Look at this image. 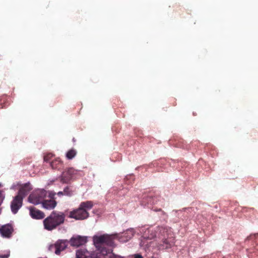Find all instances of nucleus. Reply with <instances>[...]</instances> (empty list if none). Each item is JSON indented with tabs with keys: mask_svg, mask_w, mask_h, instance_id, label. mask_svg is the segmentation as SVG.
<instances>
[{
	"mask_svg": "<svg viewBox=\"0 0 258 258\" xmlns=\"http://www.w3.org/2000/svg\"><path fill=\"white\" fill-rule=\"evenodd\" d=\"M20 185L21 184H20L19 183H17L16 184L14 183L11 187V189H16V188H17V186H18V188H19V187H20Z\"/></svg>",
	"mask_w": 258,
	"mask_h": 258,
	"instance_id": "nucleus-22",
	"label": "nucleus"
},
{
	"mask_svg": "<svg viewBox=\"0 0 258 258\" xmlns=\"http://www.w3.org/2000/svg\"><path fill=\"white\" fill-rule=\"evenodd\" d=\"M165 230L163 233L164 235H159L158 238L156 239V241L159 243L162 242V243L160 244V248H168L173 244L174 239L172 236L169 237L167 231H166V234L164 233Z\"/></svg>",
	"mask_w": 258,
	"mask_h": 258,
	"instance_id": "nucleus-6",
	"label": "nucleus"
},
{
	"mask_svg": "<svg viewBox=\"0 0 258 258\" xmlns=\"http://www.w3.org/2000/svg\"><path fill=\"white\" fill-rule=\"evenodd\" d=\"M50 165L53 169H59L62 166V163L59 158H56L51 162Z\"/></svg>",
	"mask_w": 258,
	"mask_h": 258,
	"instance_id": "nucleus-16",
	"label": "nucleus"
},
{
	"mask_svg": "<svg viewBox=\"0 0 258 258\" xmlns=\"http://www.w3.org/2000/svg\"><path fill=\"white\" fill-rule=\"evenodd\" d=\"M65 215L60 212H53L50 215L45 219L43 224L45 229L52 230L64 222Z\"/></svg>",
	"mask_w": 258,
	"mask_h": 258,
	"instance_id": "nucleus-4",
	"label": "nucleus"
},
{
	"mask_svg": "<svg viewBox=\"0 0 258 258\" xmlns=\"http://www.w3.org/2000/svg\"><path fill=\"white\" fill-rule=\"evenodd\" d=\"M32 189V187L29 183L21 184L19 188L18 195H20V197L24 198Z\"/></svg>",
	"mask_w": 258,
	"mask_h": 258,
	"instance_id": "nucleus-14",
	"label": "nucleus"
},
{
	"mask_svg": "<svg viewBox=\"0 0 258 258\" xmlns=\"http://www.w3.org/2000/svg\"><path fill=\"white\" fill-rule=\"evenodd\" d=\"M10 256V251H0V258H8Z\"/></svg>",
	"mask_w": 258,
	"mask_h": 258,
	"instance_id": "nucleus-18",
	"label": "nucleus"
},
{
	"mask_svg": "<svg viewBox=\"0 0 258 258\" xmlns=\"http://www.w3.org/2000/svg\"><path fill=\"white\" fill-rule=\"evenodd\" d=\"M55 193L52 191H49L48 192V197L49 199H44L42 203V206L43 208L47 210H52L54 209L56 206V201L53 200V197Z\"/></svg>",
	"mask_w": 258,
	"mask_h": 258,
	"instance_id": "nucleus-9",
	"label": "nucleus"
},
{
	"mask_svg": "<svg viewBox=\"0 0 258 258\" xmlns=\"http://www.w3.org/2000/svg\"><path fill=\"white\" fill-rule=\"evenodd\" d=\"M93 207V203L91 201H86L82 202L78 208L75 209L68 212L66 211V213H68V217L74 219L76 220H83L89 216L88 211Z\"/></svg>",
	"mask_w": 258,
	"mask_h": 258,
	"instance_id": "nucleus-3",
	"label": "nucleus"
},
{
	"mask_svg": "<svg viewBox=\"0 0 258 258\" xmlns=\"http://www.w3.org/2000/svg\"><path fill=\"white\" fill-rule=\"evenodd\" d=\"M77 170L73 168L66 169L61 174L60 180L61 182L66 183L70 181L73 177V175L77 173Z\"/></svg>",
	"mask_w": 258,
	"mask_h": 258,
	"instance_id": "nucleus-10",
	"label": "nucleus"
},
{
	"mask_svg": "<svg viewBox=\"0 0 258 258\" xmlns=\"http://www.w3.org/2000/svg\"><path fill=\"white\" fill-rule=\"evenodd\" d=\"M134 258H143V257L139 254H135L133 255Z\"/></svg>",
	"mask_w": 258,
	"mask_h": 258,
	"instance_id": "nucleus-23",
	"label": "nucleus"
},
{
	"mask_svg": "<svg viewBox=\"0 0 258 258\" xmlns=\"http://www.w3.org/2000/svg\"><path fill=\"white\" fill-rule=\"evenodd\" d=\"M64 195L68 196H71L72 195V191L70 189L67 187H66L63 190Z\"/></svg>",
	"mask_w": 258,
	"mask_h": 258,
	"instance_id": "nucleus-19",
	"label": "nucleus"
},
{
	"mask_svg": "<svg viewBox=\"0 0 258 258\" xmlns=\"http://www.w3.org/2000/svg\"><path fill=\"white\" fill-rule=\"evenodd\" d=\"M30 215L33 219H42L44 217V214L42 211L34 207L29 208Z\"/></svg>",
	"mask_w": 258,
	"mask_h": 258,
	"instance_id": "nucleus-13",
	"label": "nucleus"
},
{
	"mask_svg": "<svg viewBox=\"0 0 258 258\" xmlns=\"http://www.w3.org/2000/svg\"><path fill=\"white\" fill-rule=\"evenodd\" d=\"M57 195L58 196L63 195H64V192H63V191H59V192H57Z\"/></svg>",
	"mask_w": 258,
	"mask_h": 258,
	"instance_id": "nucleus-24",
	"label": "nucleus"
},
{
	"mask_svg": "<svg viewBox=\"0 0 258 258\" xmlns=\"http://www.w3.org/2000/svg\"><path fill=\"white\" fill-rule=\"evenodd\" d=\"M103 257H101L98 254L91 253L85 249H80L76 251L77 258H111V254L110 253L106 252L107 256L109 257H106L104 255L103 251H101Z\"/></svg>",
	"mask_w": 258,
	"mask_h": 258,
	"instance_id": "nucleus-8",
	"label": "nucleus"
},
{
	"mask_svg": "<svg viewBox=\"0 0 258 258\" xmlns=\"http://www.w3.org/2000/svg\"><path fill=\"white\" fill-rule=\"evenodd\" d=\"M23 200V197L20 195H17L14 198L11 204V211L13 214H16L22 207Z\"/></svg>",
	"mask_w": 258,
	"mask_h": 258,
	"instance_id": "nucleus-11",
	"label": "nucleus"
},
{
	"mask_svg": "<svg viewBox=\"0 0 258 258\" xmlns=\"http://www.w3.org/2000/svg\"><path fill=\"white\" fill-rule=\"evenodd\" d=\"M13 231L11 225H5L0 227V233L3 237L8 238L10 237Z\"/></svg>",
	"mask_w": 258,
	"mask_h": 258,
	"instance_id": "nucleus-15",
	"label": "nucleus"
},
{
	"mask_svg": "<svg viewBox=\"0 0 258 258\" xmlns=\"http://www.w3.org/2000/svg\"><path fill=\"white\" fill-rule=\"evenodd\" d=\"M87 241V237L79 235L73 237L70 240L71 244L74 246H79L85 244Z\"/></svg>",
	"mask_w": 258,
	"mask_h": 258,
	"instance_id": "nucleus-12",
	"label": "nucleus"
},
{
	"mask_svg": "<svg viewBox=\"0 0 258 258\" xmlns=\"http://www.w3.org/2000/svg\"><path fill=\"white\" fill-rule=\"evenodd\" d=\"M48 191L43 189H37L34 190L28 197V201L33 205L42 204L44 199L46 198Z\"/></svg>",
	"mask_w": 258,
	"mask_h": 258,
	"instance_id": "nucleus-5",
	"label": "nucleus"
},
{
	"mask_svg": "<svg viewBox=\"0 0 258 258\" xmlns=\"http://www.w3.org/2000/svg\"><path fill=\"white\" fill-rule=\"evenodd\" d=\"M67 245L68 242L67 240H58L54 243L49 245L48 250L58 255L67 248Z\"/></svg>",
	"mask_w": 258,
	"mask_h": 258,
	"instance_id": "nucleus-7",
	"label": "nucleus"
},
{
	"mask_svg": "<svg viewBox=\"0 0 258 258\" xmlns=\"http://www.w3.org/2000/svg\"><path fill=\"white\" fill-rule=\"evenodd\" d=\"M5 199V194L3 191L0 190V205L2 204Z\"/></svg>",
	"mask_w": 258,
	"mask_h": 258,
	"instance_id": "nucleus-21",
	"label": "nucleus"
},
{
	"mask_svg": "<svg viewBox=\"0 0 258 258\" xmlns=\"http://www.w3.org/2000/svg\"><path fill=\"white\" fill-rule=\"evenodd\" d=\"M141 244H142V246H143V245L146 246V245H147V244H146V243H145V242H144V241H142V242H141Z\"/></svg>",
	"mask_w": 258,
	"mask_h": 258,
	"instance_id": "nucleus-25",
	"label": "nucleus"
},
{
	"mask_svg": "<svg viewBox=\"0 0 258 258\" xmlns=\"http://www.w3.org/2000/svg\"><path fill=\"white\" fill-rule=\"evenodd\" d=\"M3 184L1 183H0V187H3Z\"/></svg>",
	"mask_w": 258,
	"mask_h": 258,
	"instance_id": "nucleus-26",
	"label": "nucleus"
},
{
	"mask_svg": "<svg viewBox=\"0 0 258 258\" xmlns=\"http://www.w3.org/2000/svg\"><path fill=\"white\" fill-rule=\"evenodd\" d=\"M135 234L146 239H151L155 237L153 230L146 227L129 228L122 233L114 234L113 236L120 242H125L130 240Z\"/></svg>",
	"mask_w": 258,
	"mask_h": 258,
	"instance_id": "nucleus-2",
	"label": "nucleus"
},
{
	"mask_svg": "<svg viewBox=\"0 0 258 258\" xmlns=\"http://www.w3.org/2000/svg\"><path fill=\"white\" fill-rule=\"evenodd\" d=\"M52 156L53 155L51 153L46 154L44 156V161L46 162L49 161Z\"/></svg>",
	"mask_w": 258,
	"mask_h": 258,
	"instance_id": "nucleus-20",
	"label": "nucleus"
},
{
	"mask_svg": "<svg viewBox=\"0 0 258 258\" xmlns=\"http://www.w3.org/2000/svg\"><path fill=\"white\" fill-rule=\"evenodd\" d=\"M114 234L112 235L102 234L96 235L93 237L94 244L98 251L96 254H98L101 257H103L101 251H103L104 255L106 257H109L107 256L106 252L110 253L111 254V258H124V257L115 255L112 252L111 249H107L106 246H111L113 244V240L114 239Z\"/></svg>",
	"mask_w": 258,
	"mask_h": 258,
	"instance_id": "nucleus-1",
	"label": "nucleus"
},
{
	"mask_svg": "<svg viewBox=\"0 0 258 258\" xmlns=\"http://www.w3.org/2000/svg\"><path fill=\"white\" fill-rule=\"evenodd\" d=\"M77 154V152L75 149H71L69 150L66 154V158L69 159L71 160L74 158Z\"/></svg>",
	"mask_w": 258,
	"mask_h": 258,
	"instance_id": "nucleus-17",
	"label": "nucleus"
}]
</instances>
